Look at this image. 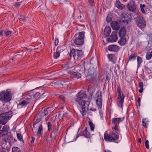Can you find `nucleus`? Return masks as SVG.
Listing matches in <instances>:
<instances>
[{
  "instance_id": "nucleus-9",
  "label": "nucleus",
  "mask_w": 152,
  "mask_h": 152,
  "mask_svg": "<svg viewBox=\"0 0 152 152\" xmlns=\"http://www.w3.org/2000/svg\"><path fill=\"white\" fill-rule=\"evenodd\" d=\"M2 115L6 120H0V123L2 124H5L7 122V119L10 118L12 116L11 112H7L4 113Z\"/></svg>"
},
{
  "instance_id": "nucleus-21",
  "label": "nucleus",
  "mask_w": 152,
  "mask_h": 152,
  "mask_svg": "<svg viewBox=\"0 0 152 152\" xmlns=\"http://www.w3.org/2000/svg\"><path fill=\"white\" fill-rule=\"evenodd\" d=\"M59 47L57 48L56 52L54 53L53 56L54 58L57 59L60 56L61 51Z\"/></svg>"
},
{
  "instance_id": "nucleus-57",
  "label": "nucleus",
  "mask_w": 152,
  "mask_h": 152,
  "mask_svg": "<svg viewBox=\"0 0 152 152\" xmlns=\"http://www.w3.org/2000/svg\"><path fill=\"white\" fill-rule=\"evenodd\" d=\"M105 152H111L109 150H106L105 151Z\"/></svg>"
},
{
  "instance_id": "nucleus-23",
  "label": "nucleus",
  "mask_w": 152,
  "mask_h": 152,
  "mask_svg": "<svg viewBox=\"0 0 152 152\" xmlns=\"http://www.w3.org/2000/svg\"><path fill=\"white\" fill-rule=\"evenodd\" d=\"M121 39L118 41V44L121 46H123L125 45L126 42V39L124 37L120 38Z\"/></svg>"
},
{
  "instance_id": "nucleus-17",
  "label": "nucleus",
  "mask_w": 152,
  "mask_h": 152,
  "mask_svg": "<svg viewBox=\"0 0 152 152\" xmlns=\"http://www.w3.org/2000/svg\"><path fill=\"white\" fill-rule=\"evenodd\" d=\"M111 29L110 28L109 26H106L104 30V35L105 37H107L110 34Z\"/></svg>"
},
{
  "instance_id": "nucleus-16",
  "label": "nucleus",
  "mask_w": 152,
  "mask_h": 152,
  "mask_svg": "<svg viewBox=\"0 0 152 152\" xmlns=\"http://www.w3.org/2000/svg\"><path fill=\"white\" fill-rule=\"evenodd\" d=\"M118 39V37L116 34H113L109 37L108 39V41L110 42H116Z\"/></svg>"
},
{
  "instance_id": "nucleus-33",
  "label": "nucleus",
  "mask_w": 152,
  "mask_h": 152,
  "mask_svg": "<svg viewBox=\"0 0 152 152\" xmlns=\"http://www.w3.org/2000/svg\"><path fill=\"white\" fill-rule=\"evenodd\" d=\"M85 63L84 62H83L82 63V64H81L80 65V71L82 72H84L85 70Z\"/></svg>"
},
{
  "instance_id": "nucleus-35",
  "label": "nucleus",
  "mask_w": 152,
  "mask_h": 152,
  "mask_svg": "<svg viewBox=\"0 0 152 152\" xmlns=\"http://www.w3.org/2000/svg\"><path fill=\"white\" fill-rule=\"evenodd\" d=\"M112 15L110 14H108L106 19V20L107 22H110L112 19Z\"/></svg>"
},
{
  "instance_id": "nucleus-32",
  "label": "nucleus",
  "mask_w": 152,
  "mask_h": 152,
  "mask_svg": "<svg viewBox=\"0 0 152 152\" xmlns=\"http://www.w3.org/2000/svg\"><path fill=\"white\" fill-rule=\"evenodd\" d=\"M85 32L84 31L80 32L78 34V37L80 38H82L84 39L85 37Z\"/></svg>"
},
{
  "instance_id": "nucleus-19",
  "label": "nucleus",
  "mask_w": 152,
  "mask_h": 152,
  "mask_svg": "<svg viewBox=\"0 0 152 152\" xmlns=\"http://www.w3.org/2000/svg\"><path fill=\"white\" fill-rule=\"evenodd\" d=\"M110 24L111 27L114 30H118L119 28L118 23L116 21H112Z\"/></svg>"
},
{
  "instance_id": "nucleus-39",
  "label": "nucleus",
  "mask_w": 152,
  "mask_h": 152,
  "mask_svg": "<svg viewBox=\"0 0 152 152\" xmlns=\"http://www.w3.org/2000/svg\"><path fill=\"white\" fill-rule=\"evenodd\" d=\"M17 136L18 139L20 141H23V139L22 138V135L21 134L17 133Z\"/></svg>"
},
{
  "instance_id": "nucleus-14",
  "label": "nucleus",
  "mask_w": 152,
  "mask_h": 152,
  "mask_svg": "<svg viewBox=\"0 0 152 152\" xmlns=\"http://www.w3.org/2000/svg\"><path fill=\"white\" fill-rule=\"evenodd\" d=\"M124 118H114L112 119L113 124L114 125H118L120 122L124 120Z\"/></svg>"
},
{
  "instance_id": "nucleus-1",
  "label": "nucleus",
  "mask_w": 152,
  "mask_h": 152,
  "mask_svg": "<svg viewBox=\"0 0 152 152\" xmlns=\"http://www.w3.org/2000/svg\"><path fill=\"white\" fill-rule=\"evenodd\" d=\"M77 98L75 99V101L78 103L82 108L80 110L81 114L83 116L85 115L88 109V107L90 103L89 102L86 101L82 99L86 96V92L84 90H81L77 94Z\"/></svg>"
},
{
  "instance_id": "nucleus-56",
  "label": "nucleus",
  "mask_w": 152,
  "mask_h": 152,
  "mask_svg": "<svg viewBox=\"0 0 152 152\" xmlns=\"http://www.w3.org/2000/svg\"><path fill=\"white\" fill-rule=\"evenodd\" d=\"M38 122H37V121H36L34 122V123H33V125H35L36 124H37V123H38Z\"/></svg>"
},
{
  "instance_id": "nucleus-27",
  "label": "nucleus",
  "mask_w": 152,
  "mask_h": 152,
  "mask_svg": "<svg viewBox=\"0 0 152 152\" xmlns=\"http://www.w3.org/2000/svg\"><path fill=\"white\" fill-rule=\"evenodd\" d=\"M137 56V54L135 53H132L129 57V61H133L135 60Z\"/></svg>"
},
{
  "instance_id": "nucleus-28",
  "label": "nucleus",
  "mask_w": 152,
  "mask_h": 152,
  "mask_svg": "<svg viewBox=\"0 0 152 152\" xmlns=\"http://www.w3.org/2000/svg\"><path fill=\"white\" fill-rule=\"evenodd\" d=\"M8 133L7 130L2 129L0 130V137H3L4 136L6 135Z\"/></svg>"
},
{
  "instance_id": "nucleus-50",
  "label": "nucleus",
  "mask_w": 152,
  "mask_h": 152,
  "mask_svg": "<svg viewBox=\"0 0 152 152\" xmlns=\"http://www.w3.org/2000/svg\"><path fill=\"white\" fill-rule=\"evenodd\" d=\"M59 98L61 99L63 102L65 101L63 95H61L59 96Z\"/></svg>"
},
{
  "instance_id": "nucleus-64",
  "label": "nucleus",
  "mask_w": 152,
  "mask_h": 152,
  "mask_svg": "<svg viewBox=\"0 0 152 152\" xmlns=\"http://www.w3.org/2000/svg\"><path fill=\"white\" fill-rule=\"evenodd\" d=\"M56 107H54L53 108L54 109H56Z\"/></svg>"
},
{
  "instance_id": "nucleus-55",
  "label": "nucleus",
  "mask_w": 152,
  "mask_h": 152,
  "mask_svg": "<svg viewBox=\"0 0 152 152\" xmlns=\"http://www.w3.org/2000/svg\"><path fill=\"white\" fill-rule=\"evenodd\" d=\"M3 31H0V35L1 36H2L3 35Z\"/></svg>"
},
{
  "instance_id": "nucleus-43",
  "label": "nucleus",
  "mask_w": 152,
  "mask_h": 152,
  "mask_svg": "<svg viewBox=\"0 0 152 152\" xmlns=\"http://www.w3.org/2000/svg\"><path fill=\"white\" fill-rule=\"evenodd\" d=\"M22 1H20V2H19L18 3H15V5H14L15 7H17V8H18V7H20V4H21V3H22Z\"/></svg>"
},
{
  "instance_id": "nucleus-36",
  "label": "nucleus",
  "mask_w": 152,
  "mask_h": 152,
  "mask_svg": "<svg viewBox=\"0 0 152 152\" xmlns=\"http://www.w3.org/2000/svg\"><path fill=\"white\" fill-rule=\"evenodd\" d=\"M145 7V5L144 4H140V8L141 9V10L143 14L145 13V11L144 10V8Z\"/></svg>"
},
{
  "instance_id": "nucleus-3",
  "label": "nucleus",
  "mask_w": 152,
  "mask_h": 152,
  "mask_svg": "<svg viewBox=\"0 0 152 152\" xmlns=\"http://www.w3.org/2000/svg\"><path fill=\"white\" fill-rule=\"evenodd\" d=\"M117 91L118 94L117 101V105L118 107L122 109L125 96L124 95L123 91L119 88H117Z\"/></svg>"
},
{
  "instance_id": "nucleus-42",
  "label": "nucleus",
  "mask_w": 152,
  "mask_h": 152,
  "mask_svg": "<svg viewBox=\"0 0 152 152\" xmlns=\"http://www.w3.org/2000/svg\"><path fill=\"white\" fill-rule=\"evenodd\" d=\"M149 141L148 140H146L145 142V145L146 148L148 149L149 148Z\"/></svg>"
},
{
  "instance_id": "nucleus-12",
  "label": "nucleus",
  "mask_w": 152,
  "mask_h": 152,
  "mask_svg": "<svg viewBox=\"0 0 152 152\" xmlns=\"http://www.w3.org/2000/svg\"><path fill=\"white\" fill-rule=\"evenodd\" d=\"M107 49L110 51L116 52L119 50L120 48L116 45H110L108 46Z\"/></svg>"
},
{
  "instance_id": "nucleus-4",
  "label": "nucleus",
  "mask_w": 152,
  "mask_h": 152,
  "mask_svg": "<svg viewBox=\"0 0 152 152\" xmlns=\"http://www.w3.org/2000/svg\"><path fill=\"white\" fill-rule=\"evenodd\" d=\"M11 98V94L10 91H2L0 93V100L3 102H8Z\"/></svg>"
},
{
  "instance_id": "nucleus-5",
  "label": "nucleus",
  "mask_w": 152,
  "mask_h": 152,
  "mask_svg": "<svg viewBox=\"0 0 152 152\" xmlns=\"http://www.w3.org/2000/svg\"><path fill=\"white\" fill-rule=\"evenodd\" d=\"M82 54L81 50L72 49L70 52L69 56L71 57H73L75 59L78 60L81 58Z\"/></svg>"
},
{
  "instance_id": "nucleus-54",
  "label": "nucleus",
  "mask_w": 152,
  "mask_h": 152,
  "mask_svg": "<svg viewBox=\"0 0 152 152\" xmlns=\"http://www.w3.org/2000/svg\"><path fill=\"white\" fill-rule=\"evenodd\" d=\"M90 110L93 111H96V109L95 108H91L90 109Z\"/></svg>"
},
{
  "instance_id": "nucleus-26",
  "label": "nucleus",
  "mask_w": 152,
  "mask_h": 152,
  "mask_svg": "<svg viewBox=\"0 0 152 152\" xmlns=\"http://www.w3.org/2000/svg\"><path fill=\"white\" fill-rule=\"evenodd\" d=\"M83 135L86 138H89L90 137V133L87 132L86 128H85V130L83 132Z\"/></svg>"
},
{
  "instance_id": "nucleus-58",
  "label": "nucleus",
  "mask_w": 152,
  "mask_h": 152,
  "mask_svg": "<svg viewBox=\"0 0 152 152\" xmlns=\"http://www.w3.org/2000/svg\"><path fill=\"white\" fill-rule=\"evenodd\" d=\"M138 141L140 143L141 142V139L140 138L138 139Z\"/></svg>"
},
{
  "instance_id": "nucleus-2",
  "label": "nucleus",
  "mask_w": 152,
  "mask_h": 152,
  "mask_svg": "<svg viewBox=\"0 0 152 152\" xmlns=\"http://www.w3.org/2000/svg\"><path fill=\"white\" fill-rule=\"evenodd\" d=\"M104 138L106 141L116 142V140L119 139V136L114 132H111L110 134L105 132L104 134Z\"/></svg>"
},
{
  "instance_id": "nucleus-44",
  "label": "nucleus",
  "mask_w": 152,
  "mask_h": 152,
  "mask_svg": "<svg viewBox=\"0 0 152 152\" xmlns=\"http://www.w3.org/2000/svg\"><path fill=\"white\" fill-rule=\"evenodd\" d=\"M19 21H21L22 23H24L26 21V19L24 17H23L22 18L19 19Z\"/></svg>"
},
{
  "instance_id": "nucleus-20",
  "label": "nucleus",
  "mask_w": 152,
  "mask_h": 152,
  "mask_svg": "<svg viewBox=\"0 0 152 152\" xmlns=\"http://www.w3.org/2000/svg\"><path fill=\"white\" fill-rule=\"evenodd\" d=\"M116 7L118 9L122 10L125 8V5L120 2L118 0H116L115 4Z\"/></svg>"
},
{
  "instance_id": "nucleus-24",
  "label": "nucleus",
  "mask_w": 152,
  "mask_h": 152,
  "mask_svg": "<svg viewBox=\"0 0 152 152\" xmlns=\"http://www.w3.org/2000/svg\"><path fill=\"white\" fill-rule=\"evenodd\" d=\"M43 127L42 125V124H41L38 129L37 131V135L39 137H40L42 136V134L43 133Z\"/></svg>"
},
{
  "instance_id": "nucleus-25",
  "label": "nucleus",
  "mask_w": 152,
  "mask_h": 152,
  "mask_svg": "<svg viewBox=\"0 0 152 152\" xmlns=\"http://www.w3.org/2000/svg\"><path fill=\"white\" fill-rule=\"evenodd\" d=\"M112 129L113 131V132H115L117 134H119L120 133L119 125H114Z\"/></svg>"
},
{
  "instance_id": "nucleus-15",
  "label": "nucleus",
  "mask_w": 152,
  "mask_h": 152,
  "mask_svg": "<svg viewBox=\"0 0 152 152\" xmlns=\"http://www.w3.org/2000/svg\"><path fill=\"white\" fill-rule=\"evenodd\" d=\"M126 34V30L124 27L121 28L119 30L118 35L120 38L124 37Z\"/></svg>"
},
{
  "instance_id": "nucleus-11",
  "label": "nucleus",
  "mask_w": 152,
  "mask_h": 152,
  "mask_svg": "<svg viewBox=\"0 0 152 152\" xmlns=\"http://www.w3.org/2000/svg\"><path fill=\"white\" fill-rule=\"evenodd\" d=\"M25 99L20 102L18 105V107L19 108L26 106L28 103H31L29 99L26 98V95L24 97Z\"/></svg>"
},
{
  "instance_id": "nucleus-45",
  "label": "nucleus",
  "mask_w": 152,
  "mask_h": 152,
  "mask_svg": "<svg viewBox=\"0 0 152 152\" xmlns=\"http://www.w3.org/2000/svg\"><path fill=\"white\" fill-rule=\"evenodd\" d=\"M12 33V31H6L5 33V34L6 36H8L10 34Z\"/></svg>"
},
{
  "instance_id": "nucleus-41",
  "label": "nucleus",
  "mask_w": 152,
  "mask_h": 152,
  "mask_svg": "<svg viewBox=\"0 0 152 152\" xmlns=\"http://www.w3.org/2000/svg\"><path fill=\"white\" fill-rule=\"evenodd\" d=\"M91 72H92L91 70H89L88 71L89 73L88 75H89V76L91 77H94V73L93 72H92L93 73H92Z\"/></svg>"
},
{
  "instance_id": "nucleus-30",
  "label": "nucleus",
  "mask_w": 152,
  "mask_h": 152,
  "mask_svg": "<svg viewBox=\"0 0 152 152\" xmlns=\"http://www.w3.org/2000/svg\"><path fill=\"white\" fill-rule=\"evenodd\" d=\"M137 67H139L140 66L142 62V58L139 56H137Z\"/></svg>"
},
{
  "instance_id": "nucleus-34",
  "label": "nucleus",
  "mask_w": 152,
  "mask_h": 152,
  "mask_svg": "<svg viewBox=\"0 0 152 152\" xmlns=\"http://www.w3.org/2000/svg\"><path fill=\"white\" fill-rule=\"evenodd\" d=\"M142 125L143 126L147 127V124H148V121L146 119H144L142 120Z\"/></svg>"
},
{
  "instance_id": "nucleus-61",
  "label": "nucleus",
  "mask_w": 152,
  "mask_h": 152,
  "mask_svg": "<svg viewBox=\"0 0 152 152\" xmlns=\"http://www.w3.org/2000/svg\"><path fill=\"white\" fill-rule=\"evenodd\" d=\"M65 114H63V116H65Z\"/></svg>"
},
{
  "instance_id": "nucleus-13",
  "label": "nucleus",
  "mask_w": 152,
  "mask_h": 152,
  "mask_svg": "<svg viewBox=\"0 0 152 152\" xmlns=\"http://www.w3.org/2000/svg\"><path fill=\"white\" fill-rule=\"evenodd\" d=\"M107 57L109 61H111L114 64L115 63L116 58L114 54L112 53L108 54L107 55Z\"/></svg>"
},
{
  "instance_id": "nucleus-51",
  "label": "nucleus",
  "mask_w": 152,
  "mask_h": 152,
  "mask_svg": "<svg viewBox=\"0 0 152 152\" xmlns=\"http://www.w3.org/2000/svg\"><path fill=\"white\" fill-rule=\"evenodd\" d=\"M58 39H56L55 40L54 44L55 45H58Z\"/></svg>"
},
{
  "instance_id": "nucleus-38",
  "label": "nucleus",
  "mask_w": 152,
  "mask_h": 152,
  "mask_svg": "<svg viewBox=\"0 0 152 152\" xmlns=\"http://www.w3.org/2000/svg\"><path fill=\"white\" fill-rule=\"evenodd\" d=\"M89 124L91 128V130L93 131L94 129L95 126L92 123V122L90 121L89 122Z\"/></svg>"
},
{
  "instance_id": "nucleus-46",
  "label": "nucleus",
  "mask_w": 152,
  "mask_h": 152,
  "mask_svg": "<svg viewBox=\"0 0 152 152\" xmlns=\"http://www.w3.org/2000/svg\"><path fill=\"white\" fill-rule=\"evenodd\" d=\"M89 3L91 6H93L94 3V2L93 0H88Z\"/></svg>"
},
{
  "instance_id": "nucleus-48",
  "label": "nucleus",
  "mask_w": 152,
  "mask_h": 152,
  "mask_svg": "<svg viewBox=\"0 0 152 152\" xmlns=\"http://www.w3.org/2000/svg\"><path fill=\"white\" fill-rule=\"evenodd\" d=\"M9 129V128L8 126L5 125L3 127L2 129L6 130L8 131V130Z\"/></svg>"
},
{
  "instance_id": "nucleus-40",
  "label": "nucleus",
  "mask_w": 152,
  "mask_h": 152,
  "mask_svg": "<svg viewBox=\"0 0 152 152\" xmlns=\"http://www.w3.org/2000/svg\"><path fill=\"white\" fill-rule=\"evenodd\" d=\"M48 131H50L52 129V125L50 122H48L47 123Z\"/></svg>"
},
{
  "instance_id": "nucleus-18",
  "label": "nucleus",
  "mask_w": 152,
  "mask_h": 152,
  "mask_svg": "<svg viewBox=\"0 0 152 152\" xmlns=\"http://www.w3.org/2000/svg\"><path fill=\"white\" fill-rule=\"evenodd\" d=\"M74 42L77 45H81L84 42V39L78 37L75 39Z\"/></svg>"
},
{
  "instance_id": "nucleus-29",
  "label": "nucleus",
  "mask_w": 152,
  "mask_h": 152,
  "mask_svg": "<svg viewBox=\"0 0 152 152\" xmlns=\"http://www.w3.org/2000/svg\"><path fill=\"white\" fill-rule=\"evenodd\" d=\"M152 57V50L151 52H148L146 55V58L147 60H150Z\"/></svg>"
},
{
  "instance_id": "nucleus-52",
  "label": "nucleus",
  "mask_w": 152,
  "mask_h": 152,
  "mask_svg": "<svg viewBox=\"0 0 152 152\" xmlns=\"http://www.w3.org/2000/svg\"><path fill=\"white\" fill-rule=\"evenodd\" d=\"M31 139H32V140L30 142H31V144H33L34 142V140H35V138L34 137H31Z\"/></svg>"
},
{
  "instance_id": "nucleus-63",
  "label": "nucleus",
  "mask_w": 152,
  "mask_h": 152,
  "mask_svg": "<svg viewBox=\"0 0 152 152\" xmlns=\"http://www.w3.org/2000/svg\"><path fill=\"white\" fill-rule=\"evenodd\" d=\"M4 142H5V143H6V141L5 140H4Z\"/></svg>"
},
{
  "instance_id": "nucleus-59",
  "label": "nucleus",
  "mask_w": 152,
  "mask_h": 152,
  "mask_svg": "<svg viewBox=\"0 0 152 152\" xmlns=\"http://www.w3.org/2000/svg\"><path fill=\"white\" fill-rule=\"evenodd\" d=\"M41 120L39 119H37L36 120V121H37V122H39Z\"/></svg>"
},
{
  "instance_id": "nucleus-60",
  "label": "nucleus",
  "mask_w": 152,
  "mask_h": 152,
  "mask_svg": "<svg viewBox=\"0 0 152 152\" xmlns=\"http://www.w3.org/2000/svg\"><path fill=\"white\" fill-rule=\"evenodd\" d=\"M123 17L124 18H126V16H123Z\"/></svg>"
},
{
  "instance_id": "nucleus-8",
  "label": "nucleus",
  "mask_w": 152,
  "mask_h": 152,
  "mask_svg": "<svg viewBox=\"0 0 152 152\" xmlns=\"http://www.w3.org/2000/svg\"><path fill=\"white\" fill-rule=\"evenodd\" d=\"M136 22L138 26L142 30L146 26L145 21L143 18L141 16L137 18Z\"/></svg>"
},
{
  "instance_id": "nucleus-10",
  "label": "nucleus",
  "mask_w": 152,
  "mask_h": 152,
  "mask_svg": "<svg viewBox=\"0 0 152 152\" xmlns=\"http://www.w3.org/2000/svg\"><path fill=\"white\" fill-rule=\"evenodd\" d=\"M127 8L129 11L133 12L135 11L136 7L134 1L130 0L127 4Z\"/></svg>"
},
{
  "instance_id": "nucleus-47",
  "label": "nucleus",
  "mask_w": 152,
  "mask_h": 152,
  "mask_svg": "<svg viewBox=\"0 0 152 152\" xmlns=\"http://www.w3.org/2000/svg\"><path fill=\"white\" fill-rule=\"evenodd\" d=\"M58 125H57L56 126H55L53 129V132L54 133L57 132L58 129V126H57Z\"/></svg>"
},
{
  "instance_id": "nucleus-22",
  "label": "nucleus",
  "mask_w": 152,
  "mask_h": 152,
  "mask_svg": "<svg viewBox=\"0 0 152 152\" xmlns=\"http://www.w3.org/2000/svg\"><path fill=\"white\" fill-rule=\"evenodd\" d=\"M71 77L72 78L78 79L81 77V75L78 72H73L71 75Z\"/></svg>"
},
{
  "instance_id": "nucleus-31",
  "label": "nucleus",
  "mask_w": 152,
  "mask_h": 152,
  "mask_svg": "<svg viewBox=\"0 0 152 152\" xmlns=\"http://www.w3.org/2000/svg\"><path fill=\"white\" fill-rule=\"evenodd\" d=\"M139 86L140 88V89L139 90V92L140 93H141L142 92L143 90V83L142 82L139 83Z\"/></svg>"
},
{
  "instance_id": "nucleus-49",
  "label": "nucleus",
  "mask_w": 152,
  "mask_h": 152,
  "mask_svg": "<svg viewBox=\"0 0 152 152\" xmlns=\"http://www.w3.org/2000/svg\"><path fill=\"white\" fill-rule=\"evenodd\" d=\"M122 21L125 24H127L129 23V21L127 19L125 18H124V19H123Z\"/></svg>"
},
{
  "instance_id": "nucleus-6",
  "label": "nucleus",
  "mask_w": 152,
  "mask_h": 152,
  "mask_svg": "<svg viewBox=\"0 0 152 152\" xmlns=\"http://www.w3.org/2000/svg\"><path fill=\"white\" fill-rule=\"evenodd\" d=\"M40 94L39 92L31 91L26 94V98L30 99L32 102L39 98Z\"/></svg>"
},
{
  "instance_id": "nucleus-37",
  "label": "nucleus",
  "mask_w": 152,
  "mask_h": 152,
  "mask_svg": "<svg viewBox=\"0 0 152 152\" xmlns=\"http://www.w3.org/2000/svg\"><path fill=\"white\" fill-rule=\"evenodd\" d=\"M12 152H20V149L18 147H14L12 148Z\"/></svg>"
},
{
  "instance_id": "nucleus-62",
  "label": "nucleus",
  "mask_w": 152,
  "mask_h": 152,
  "mask_svg": "<svg viewBox=\"0 0 152 152\" xmlns=\"http://www.w3.org/2000/svg\"><path fill=\"white\" fill-rule=\"evenodd\" d=\"M123 0L125 1H126L127 0Z\"/></svg>"
},
{
  "instance_id": "nucleus-53",
  "label": "nucleus",
  "mask_w": 152,
  "mask_h": 152,
  "mask_svg": "<svg viewBox=\"0 0 152 152\" xmlns=\"http://www.w3.org/2000/svg\"><path fill=\"white\" fill-rule=\"evenodd\" d=\"M137 102L139 103V105H140V98H138L137 100Z\"/></svg>"
},
{
  "instance_id": "nucleus-7",
  "label": "nucleus",
  "mask_w": 152,
  "mask_h": 152,
  "mask_svg": "<svg viewBox=\"0 0 152 152\" xmlns=\"http://www.w3.org/2000/svg\"><path fill=\"white\" fill-rule=\"evenodd\" d=\"M96 102L97 106H98V109L99 110V113L101 117H103V112L101 109L102 104V95L101 93L96 94Z\"/></svg>"
}]
</instances>
